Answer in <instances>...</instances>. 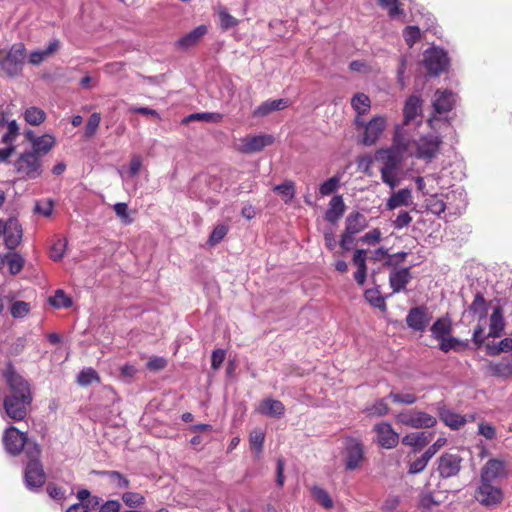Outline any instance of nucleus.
<instances>
[{
    "mask_svg": "<svg viewBox=\"0 0 512 512\" xmlns=\"http://www.w3.org/2000/svg\"><path fill=\"white\" fill-rule=\"evenodd\" d=\"M378 3L388 10V15L392 19L404 14V11L398 6V0H378Z\"/></svg>",
    "mask_w": 512,
    "mask_h": 512,
    "instance_id": "obj_53",
    "label": "nucleus"
},
{
    "mask_svg": "<svg viewBox=\"0 0 512 512\" xmlns=\"http://www.w3.org/2000/svg\"><path fill=\"white\" fill-rule=\"evenodd\" d=\"M387 398L395 404L412 405L417 401V396L411 392L391 391Z\"/></svg>",
    "mask_w": 512,
    "mask_h": 512,
    "instance_id": "obj_38",
    "label": "nucleus"
},
{
    "mask_svg": "<svg viewBox=\"0 0 512 512\" xmlns=\"http://www.w3.org/2000/svg\"><path fill=\"white\" fill-rule=\"evenodd\" d=\"M101 474L107 476L109 482L116 488L125 489L129 487V480L118 471H103Z\"/></svg>",
    "mask_w": 512,
    "mask_h": 512,
    "instance_id": "obj_45",
    "label": "nucleus"
},
{
    "mask_svg": "<svg viewBox=\"0 0 512 512\" xmlns=\"http://www.w3.org/2000/svg\"><path fill=\"white\" fill-rule=\"evenodd\" d=\"M376 158L382 162L380 172L397 170L401 165L402 160L404 159L402 155L393 150L391 147L388 149L378 150L376 153Z\"/></svg>",
    "mask_w": 512,
    "mask_h": 512,
    "instance_id": "obj_20",
    "label": "nucleus"
},
{
    "mask_svg": "<svg viewBox=\"0 0 512 512\" xmlns=\"http://www.w3.org/2000/svg\"><path fill=\"white\" fill-rule=\"evenodd\" d=\"M66 245L67 243L65 239H58L57 241H55L50 249V257L54 261L61 260L64 256Z\"/></svg>",
    "mask_w": 512,
    "mask_h": 512,
    "instance_id": "obj_57",
    "label": "nucleus"
},
{
    "mask_svg": "<svg viewBox=\"0 0 512 512\" xmlns=\"http://www.w3.org/2000/svg\"><path fill=\"white\" fill-rule=\"evenodd\" d=\"M26 455L29 458V461L24 470L25 484L29 490H36L41 488L46 481V474L39 460V446L34 443L32 448L28 447Z\"/></svg>",
    "mask_w": 512,
    "mask_h": 512,
    "instance_id": "obj_2",
    "label": "nucleus"
},
{
    "mask_svg": "<svg viewBox=\"0 0 512 512\" xmlns=\"http://www.w3.org/2000/svg\"><path fill=\"white\" fill-rule=\"evenodd\" d=\"M311 493L313 495V497L315 498V500L321 504L324 508L326 509H331L333 507V501L329 495V493L319 487V486H313L312 489H311Z\"/></svg>",
    "mask_w": 512,
    "mask_h": 512,
    "instance_id": "obj_44",
    "label": "nucleus"
},
{
    "mask_svg": "<svg viewBox=\"0 0 512 512\" xmlns=\"http://www.w3.org/2000/svg\"><path fill=\"white\" fill-rule=\"evenodd\" d=\"M24 119L30 125L38 126L42 124L46 119V113L44 110L31 106L24 111Z\"/></svg>",
    "mask_w": 512,
    "mask_h": 512,
    "instance_id": "obj_37",
    "label": "nucleus"
},
{
    "mask_svg": "<svg viewBox=\"0 0 512 512\" xmlns=\"http://www.w3.org/2000/svg\"><path fill=\"white\" fill-rule=\"evenodd\" d=\"M355 123L359 127H364L363 144L366 146L373 145L377 142L386 127V118L384 116H375L368 123L356 117Z\"/></svg>",
    "mask_w": 512,
    "mask_h": 512,
    "instance_id": "obj_9",
    "label": "nucleus"
},
{
    "mask_svg": "<svg viewBox=\"0 0 512 512\" xmlns=\"http://www.w3.org/2000/svg\"><path fill=\"white\" fill-rule=\"evenodd\" d=\"M205 121V122H212V123H218L222 120V115L220 113H211V112H202V113H194L190 114L184 119V122H190V121Z\"/></svg>",
    "mask_w": 512,
    "mask_h": 512,
    "instance_id": "obj_47",
    "label": "nucleus"
},
{
    "mask_svg": "<svg viewBox=\"0 0 512 512\" xmlns=\"http://www.w3.org/2000/svg\"><path fill=\"white\" fill-rule=\"evenodd\" d=\"M512 350V338H504L498 345L488 346V352L490 355H498L501 352H508Z\"/></svg>",
    "mask_w": 512,
    "mask_h": 512,
    "instance_id": "obj_61",
    "label": "nucleus"
},
{
    "mask_svg": "<svg viewBox=\"0 0 512 512\" xmlns=\"http://www.w3.org/2000/svg\"><path fill=\"white\" fill-rule=\"evenodd\" d=\"M77 382L80 386L86 387L93 382H100V377L93 368H84L79 372Z\"/></svg>",
    "mask_w": 512,
    "mask_h": 512,
    "instance_id": "obj_43",
    "label": "nucleus"
},
{
    "mask_svg": "<svg viewBox=\"0 0 512 512\" xmlns=\"http://www.w3.org/2000/svg\"><path fill=\"white\" fill-rule=\"evenodd\" d=\"M430 321L425 306L413 307L406 316V323L414 331H424Z\"/></svg>",
    "mask_w": 512,
    "mask_h": 512,
    "instance_id": "obj_18",
    "label": "nucleus"
},
{
    "mask_svg": "<svg viewBox=\"0 0 512 512\" xmlns=\"http://www.w3.org/2000/svg\"><path fill=\"white\" fill-rule=\"evenodd\" d=\"M412 275L410 268L401 267L394 269L389 275V284L393 293H399L406 289V285L411 281Z\"/></svg>",
    "mask_w": 512,
    "mask_h": 512,
    "instance_id": "obj_23",
    "label": "nucleus"
},
{
    "mask_svg": "<svg viewBox=\"0 0 512 512\" xmlns=\"http://www.w3.org/2000/svg\"><path fill=\"white\" fill-rule=\"evenodd\" d=\"M4 259L6 260L9 272L12 275L18 274L25 263L24 258L18 253H8L4 256Z\"/></svg>",
    "mask_w": 512,
    "mask_h": 512,
    "instance_id": "obj_42",
    "label": "nucleus"
},
{
    "mask_svg": "<svg viewBox=\"0 0 512 512\" xmlns=\"http://www.w3.org/2000/svg\"><path fill=\"white\" fill-rule=\"evenodd\" d=\"M227 232L228 227L226 225L218 224L217 226H215L208 239L209 245L215 246L218 243H220L226 236Z\"/></svg>",
    "mask_w": 512,
    "mask_h": 512,
    "instance_id": "obj_54",
    "label": "nucleus"
},
{
    "mask_svg": "<svg viewBox=\"0 0 512 512\" xmlns=\"http://www.w3.org/2000/svg\"><path fill=\"white\" fill-rule=\"evenodd\" d=\"M142 167V157L140 155H133L130 160L129 169L125 173L122 170L119 171L122 179L126 177L132 178L135 177Z\"/></svg>",
    "mask_w": 512,
    "mask_h": 512,
    "instance_id": "obj_48",
    "label": "nucleus"
},
{
    "mask_svg": "<svg viewBox=\"0 0 512 512\" xmlns=\"http://www.w3.org/2000/svg\"><path fill=\"white\" fill-rule=\"evenodd\" d=\"M49 302L55 308H69L72 305V300L63 290H57L55 295L49 299Z\"/></svg>",
    "mask_w": 512,
    "mask_h": 512,
    "instance_id": "obj_49",
    "label": "nucleus"
},
{
    "mask_svg": "<svg viewBox=\"0 0 512 512\" xmlns=\"http://www.w3.org/2000/svg\"><path fill=\"white\" fill-rule=\"evenodd\" d=\"M55 145V138L50 134L39 136L32 145L31 152H35L40 159L46 155Z\"/></svg>",
    "mask_w": 512,
    "mask_h": 512,
    "instance_id": "obj_32",
    "label": "nucleus"
},
{
    "mask_svg": "<svg viewBox=\"0 0 512 512\" xmlns=\"http://www.w3.org/2000/svg\"><path fill=\"white\" fill-rule=\"evenodd\" d=\"M274 142V137L269 134L247 136L241 140L240 151L246 154L260 152Z\"/></svg>",
    "mask_w": 512,
    "mask_h": 512,
    "instance_id": "obj_16",
    "label": "nucleus"
},
{
    "mask_svg": "<svg viewBox=\"0 0 512 512\" xmlns=\"http://www.w3.org/2000/svg\"><path fill=\"white\" fill-rule=\"evenodd\" d=\"M60 47V42L57 39H54L49 42L48 46L43 50H36L30 53L29 62L33 65H39L42 63L47 57L58 51Z\"/></svg>",
    "mask_w": 512,
    "mask_h": 512,
    "instance_id": "obj_31",
    "label": "nucleus"
},
{
    "mask_svg": "<svg viewBox=\"0 0 512 512\" xmlns=\"http://www.w3.org/2000/svg\"><path fill=\"white\" fill-rule=\"evenodd\" d=\"M397 423L414 429H423L434 427L437 419L418 409H405L395 416Z\"/></svg>",
    "mask_w": 512,
    "mask_h": 512,
    "instance_id": "obj_6",
    "label": "nucleus"
},
{
    "mask_svg": "<svg viewBox=\"0 0 512 512\" xmlns=\"http://www.w3.org/2000/svg\"><path fill=\"white\" fill-rule=\"evenodd\" d=\"M421 99L418 96H410L403 108V123L401 126L410 127V125L418 126L421 124Z\"/></svg>",
    "mask_w": 512,
    "mask_h": 512,
    "instance_id": "obj_15",
    "label": "nucleus"
},
{
    "mask_svg": "<svg viewBox=\"0 0 512 512\" xmlns=\"http://www.w3.org/2000/svg\"><path fill=\"white\" fill-rule=\"evenodd\" d=\"M410 128L400 125L396 126L393 143L391 148L402 155L404 158L408 156H415L413 148H416V142L413 135L410 133Z\"/></svg>",
    "mask_w": 512,
    "mask_h": 512,
    "instance_id": "obj_8",
    "label": "nucleus"
},
{
    "mask_svg": "<svg viewBox=\"0 0 512 512\" xmlns=\"http://www.w3.org/2000/svg\"><path fill=\"white\" fill-rule=\"evenodd\" d=\"M431 332H432V335L434 336V338H436L437 340H440V339L450 335L451 325H450L449 321L446 319H442V318L437 319L431 327Z\"/></svg>",
    "mask_w": 512,
    "mask_h": 512,
    "instance_id": "obj_39",
    "label": "nucleus"
},
{
    "mask_svg": "<svg viewBox=\"0 0 512 512\" xmlns=\"http://www.w3.org/2000/svg\"><path fill=\"white\" fill-rule=\"evenodd\" d=\"M3 377L9 387V394L3 398L2 403L5 416L21 421L27 416L33 399L30 383L15 370L11 362L7 363Z\"/></svg>",
    "mask_w": 512,
    "mask_h": 512,
    "instance_id": "obj_1",
    "label": "nucleus"
},
{
    "mask_svg": "<svg viewBox=\"0 0 512 512\" xmlns=\"http://www.w3.org/2000/svg\"><path fill=\"white\" fill-rule=\"evenodd\" d=\"M351 106L357 112V117L368 113L371 107L370 98L364 93H356L351 99Z\"/></svg>",
    "mask_w": 512,
    "mask_h": 512,
    "instance_id": "obj_35",
    "label": "nucleus"
},
{
    "mask_svg": "<svg viewBox=\"0 0 512 512\" xmlns=\"http://www.w3.org/2000/svg\"><path fill=\"white\" fill-rule=\"evenodd\" d=\"M340 184V178L333 176L324 181L319 187V193L321 196H328L335 192Z\"/></svg>",
    "mask_w": 512,
    "mask_h": 512,
    "instance_id": "obj_52",
    "label": "nucleus"
},
{
    "mask_svg": "<svg viewBox=\"0 0 512 512\" xmlns=\"http://www.w3.org/2000/svg\"><path fill=\"white\" fill-rule=\"evenodd\" d=\"M433 434L425 431L409 433L402 438V443L406 446L424 447L432 439Z\"/></svg>",
    "mask_w": 512,
    "mask_h": 512,
    "instance_id": "obj_33",
    "label": "nucleus"
},
{
    "mask_svg": "<svg viewBox=\"0 0 512 512\" xmlns=\"http://www.w3.org/2000/svg\"><path fill=\"white\" fill-rule=\"evenodd\" d=\"M19 135V127L15 120L8 122L7 132L2 136L1 142L6 145H13Z\"/></svg>",
    "mask_w": 512,
    "mask_h": 512,
    "instance_id": "obj_50",
    "label": "nucleus"
},
{
    "mask_svg": "<svg viewBox=\"0 0 512 512\" xmlns=\"http://www.w3.org/2000/svg\"><path fill=\"white\" fill-rule=\"evenodd\" d=\"M4 242L8 249H15L22 240V227L16 219H9L5 222Z\"/></svg>",
    "mask_w": 512,
    "mask_h": 512,
    "instance_id": "obj_19",
    "label": "nucleus"
},
{
    "mask_svg": "<svg viewBox=\"0 0 512 512\" xmlns=\"http://www.w3.org/2000/svg\"><path fill=\"white\" fill-rule=\"evenodd\" d=\"M122 500L128 507L137 508L144 503L145 498L137 492H125L122 495Z\"/></svg>",
    "mask_w": 512,
    "mask_h": 512,
    "instance_id": "obj_55",
    "label": "nucleus"
},
{
    "mask_svg": "<svg viewBox=\"0 0 512 512\" xmlns=\"http://www.w3.org/2000/svg\"><path fill=\"white\" fill-rule=\"evenodd\" d=\"M208 29L206 25H199L189 33L181 37L177 42L176 46L179 49L186 50L190 47L195 46L199 40L207 33Z\"/></svg>",
    "mask_w": 512,
    "mask_h": 512,
    "instance_id": "obj_26",
    "label": "nucleus"
},
{
    "mask_svg": "<svg viewBox=\"0 0 512 512\" xmlns=\"http://www.w3.org/2000/svg\"><path fill=\"white\" fill-rule=\"evenodd\" d=\"M29 310H30V305L27 302L15 301L11 305L10 312L14 318H23L24 316H26L28 314Z\"/></svg>",
    "mask_w": 512,
    "mask_h": 512,
    "instance_id": "obj_58",
    "label": "nucleus"
},
{
    "mask_svg": "<svg viewBox=\"0 0 512 512\" xmlns=\"http://www.w3.org/2000/svg\"><path fill=\"white\" fill-rule=\"evenodd\" d=\"M273 191L281 195L286 204H290L295 196V183L287 180L282 184L274 186Z\"/></svg>",
    "mask_w": 512,
    "mask_h": 512,
    "instance_id": "obj_36",
    "label": "nucleus"
},
{
    "mask_svg": "<svg viewBox=\"0 0 512 512\" xmlns=\"http://www.w3.org/2000/svg\"><path fill=\"white\" fill-rule=\"evenodd\" d=\"M113 210L115 211V214L117 215V217L120 218L122 223L128 225L133 222V219L130 217V215L128 213V205L126 203H123V202L116 203L113 206Z\"/></svg>",
    "mask_w": 512,
    "mask_h": 512,
    "instance_id": "obj_59",
    "label": "nucleus"
},
{
    "mask_svg": "<svg viewBox=\"0 0 512 512\" xmlns=\"http://www.w3.org/2000/svg\"><path fill=\"white\" fill-rule=\"evenodd\" d=\"M438 414L441 421L453 430H458L463 427L468 419L458 413L447 409L444 405H438Z\"/></svg>",
    "mask_w": 512,
    "mask_h": 512,
    "instance_id": "obj_24",
    "label": "nucleus"
},
{
    "mask_svg": "<svg viewBox=\"0 0 512 512\" xmlns=\"http://www.w3.org/2000/svg\"><path fill=\"white\" fill-rule=\"evenodd\" d=\"M423 62L431 76H438L442 72L446 71L449 63L446 52L439 48L427 50L424 54Z\"/></svg>",
    "mask_w": 512,
    "mask_h": 512,
    "instance_id": "obj_12",
    "label": "nucleus"
},
{
    "mask_svg": "<svg viewBox=\"0 0 512 512\" xmlns=\"http://www.w3.org/2000/svg\"><path fill=\"white\" fill-rule=\"evenodd\" d=\"M367 227V220L360 212H352L346 218L345 230L356 235Z\"/></svg>",
    "mask_w": 512,
    "mask_h": 512,
    "instance_id": "obj_30",
    "label": "nucleus"
},
{
    "mask_svg": "<svg viewBox=\"0 0 512 512\" xmlns=\"http://www.w3.org/2000/svg\"><path fill=\"white\" fill-rule=\"evenodd\" d=\"M413 203L412 192L408 188L393 192L387 200L386 206L389 210H394L401 206H408Z\"/></svg>",
    "mask_w": 512,
    "mask_h": 512,
    "instance_id": "obj_27",
    "label": "nucleus"
},
{
    "mask_svg": "<svg viewBox=\"0 0 512 512\" xmlns=\"http://www.w3.org/2000/svg\"><path fill=\"white\" fill-rule=\"evenodd\" d=\"M469 311L479 316V322H486L488 303L481 293H477L469 306Z\"/></svg>",
    "mask_w": 512,
    "mask_h": 512,
    "instance_id": "obj_34",
    "label": "nucleus"
},
{
    "mask_svg": "<svg viewBox=\"0 0 512 512\" xmlns=\"http://www.w3.org/2000/svg\"><path fill=\"white\" fill-rule=\"evenodd\" d=\"M430 461V458H428L424 453L417 459H415L414 461H412L409 465V473L410 474H418L420 472H422L428 462Z\"/></svg>",
    "mask_w": 512,
    "mask_h": 512,
    "instance_id": "obj_62",
    "label": "nucleus"
},
{
    "mask_svg": "<svg viewBox=\"0 0 512 512\" xmlns=\"http://www.w3.org/2000/svg\"><path fill=\"white\" fill-rule=\"evenodd\" d=\"M376 433V442L385 449L395 448L399 443V434L393 429L388 422L376 424L373 428Z\"/></svg>",
    "mask_w": 512,
    "mask_h": 512,
    "instance_id": "obj_14",
    "label": "nucleus"
},
{
    "mask_svg": "<svg viewBox=\"0 0 512 512\" xmlns=\"http://www.w3.org/2000/svg\"><path fill=\"white\" fill-rule=\"evenodd\" d=\"M365 299L375 308L385 311L387 306L385 298L378 289H367L364 293Z\"/></svg>",
    "mask_w": 512,
    "mask_h": 512,
    "instance_id": "obj_41",
    "label": "nucleus"
},
{
    "mask_svg": "<svg viewBox=\"0 0 512 512\" xmlns=\"http://www.w3.org/2000/svg\"><path fill=\"white\" fill-rule=\"evenodd\" d=\"M403 37L409 47H412L420 38V29L418 26H408L403 31Z\"/></svg>",
    "mask_w": 512,
    "mask_h": 512,
    "instance_id": "obj_60",
    "label": "nucleus"
},
{
    "mask_svg": "<svg viewBox=\"0 0 512 512\" xmlns=\"http://www.w3.org/2000/svg\"><path fill=\"white\" fill-rule=\"evenodd\" d=\"M16 173L26 180H33L41 176L43 166L41 159L35 152L29 150L22 152L14 162Z\"/></svg>",
    "mask_w": 512,
    "mask_h": 512,
    "instance_id": "obj_4",
    "label": "nucleus"
},
{
    "mask_svg": "<svg viewBox=\"0 0 512 512\" xmlns=\"http://www.w3.org/2000/svg\"><path fill=\"white\" fill-rule=\"evenodd\" d=\"M26 49L23 43H15L11 48L0 50V68L9 77L18 76L23 68Z\"/></svg>",
    "mask_w": 512,
    "mask_h": 512,
    "instance_id": "obj_3",
    "label": "nucleus"
},
{
    "mask_svg": "<svg viewBox=\"0 0 512 512\" xmlns=\"http://www.w3.org/2000/svg\"><path fill=\"white\" fill-rule=\"evenodd\" d=\"M346 209L342 195H335L331 198L328 204V209L325 212V219L334 224L344 214Z\"/></svg>",
    "mask_w": 512,
    "mask_h": 512,
    "instance_id": "obj_25",
    "label": "nucleus"
},
{
    "mask_svg": "<svg viewBox=\"0 0 512 512\" xmlns=\"http://www.w3.org/2000/svg\"><path fill=\"white\" fill-rule=\"evenodd\" d=\"M456 102V95L448 90H436L433 99L434 112L441 114L453 109Z\"/></svg>",
    "mask_w": 512,
    "mask_h": 512,
    "instance_id": "obj_21",
    "label": "nucleus"
},
{
    "mask_svg": "<svg viewBox=\"0 0 512 512\" xmlns=\"http://www.w3.org/2000/svg\"><path fill=\"white\" fill-rule=\"evenodd\" d=\"M412 221V217L409 212L401 210L396 218L392 221V225L395 229L400 230L407 227Z\"/></svg>",
    "mask_w": 512,
    "mask_h": 512,
    "instance_id": "obj_63",
    "label": "nucleus"
},
{
    "mask_svg": "<svg viewBox=\"0 0 512 512\" xmlns=\"http://www.w3.org/2000/svg\"><path fill=\"white\" fill-rule=\"evenodd\" d=\"M442 139L435 134L421 137L416 142L415 157L425 161H431L439 152Z\"/></svg>",
    "mask_w": 512,
    "mask_h": 512,
    "instance_id": "obj_11",
    "label": "nucleus"
},
{
    "mask_svg": "<svg viewBox=\"0 0 512 512\" xmlns=\"http://www.w3.org/2000/svg\"><path fill=\"white\" fill-rule=\"evenodd\" d=\"M474 497L482 506L495 508L502 503L504 493L500 487L493 485L492 481L480 479Z\"/></svg>",
    "mask_w": 512,
    "mask_h": 512,
    "instance_id": "obj_7",
    "label": "nucleus"
},
{
    "mask_svg": "<svg viewBox=\"0 0 512 512\" xmlns=\"http://www.w3.org/2000/svg\"><path fill=\"white\" fill-rule=\"evenodd\" d=\"M488 370L494 376L508 377L512 375V365L507 361L490 363Z\"/></svg>",
    "mask_w": 512,
    "mask_h": 512,
    "instance_id": "obj_46",
    "label": "nucleus"
},
{
    "mask_svg": "<svg viewBox=\"0 0 512 512\" xmlns=\"http://www.w3.org/2000/svg\"><path fill=\"white\" fill-rule=\"evenodd\" d=\"M507 463L504 460L489 459L481 468L480 479L493 481L497 478L507 477Z\"/></svg>",
    "mask_w": 512,
    "mask_h": 512,
    "instance_id": "obj_17",
    "label": "nucleus"
},
{
    "mask_svg": "<svg viewBox=\"0 0 512 512\" xmlns=\"http://www.w3.org/2000/svg\"><path fill=\"white\" fill-rule=\"evenodd\" d=\"M462 457L457 453L446 452L438 458L437 471L441 478L456 476L461 470Z\"/></svg>",
    "mask_w": 512,
    "mask_h": 512,
    "instance_id": "obj_13",
    "label": "nucleus"
},
{
    "mask_svg": "<svg viewBox=\"0 0 512 512\" xmlns=\"http://www.w3.org/2000/svg\"><path fill=\"white\" fill-rule=\"evenodd\" d=\"M387 397L376 400L371 406L366 407L365 412L370 417H381L389 412V406L386 402Z\"/></svg>",
    "mask_w": 512,
    "mask_h": 512,
    "instance_id": "obj_40",
    "label": "nucleus"
},
{
    "mask_svg": "<svg viewBox=\"0 0 512 512\" xmlns=\"http://www.w3.org/2000/svg\"><path fill=\"white\" fill-rule=\"evenodd\" d=\"M256 410L261 415L272 418H281L285 414V406L283 403L272 398H265L261 400Z\"/></svg>",
    "mask_w": 512,
    "mask_h": 512,
    "instance_id": "obj_22",
    "label": "nucleus"
},
{
    "mask_svg": "<svg viewBox=\"0 0 512 512\" xmlns=\"http://www.w3.org/2000/svg\"><path fill=\"white\" fill-rule=\"evenodd\" d=\"M342 457L346 470L354 471L359 469L365 457V446L363 442L353 437L346 438L342 450Z\"/></svg>",
    "mask_w": 512,
    "mask_h": 512,
    "instance_id": "obj_5",
    "label": "nucleus"
},
{
    "mask_svg": "<svg viewBox=\"0 0 512 512\" xmlns=\"http://www.w3.org/2000/svg\"><path fill=\"white\" fill-rule=\"evenodd\" d=\"M3 444L5 447V450L13 456L18 455L25 447L32 448L33 444L31 445L27 441L26 434L23 432H20L16 427L10 426L7 428L3 435ZM27 449H25L26 451Z\"/></svg>",
    "mask_w": 512,
    "mask_h": 512,
    "instance_id": "obj_10",
    "label": "nucleus"
},
{
    "mask_svg": "<svg viewBox=\"0 0 512 512\" xmlns=\"http://www.w3.org/2000/svg\"><path fill=\"white\" fill-rule=\"evenodd\" d=\"M504 326L503 309L501 306L497 305L493 307V311L490 315L488 336L499 337L504 330Z\"/></svg>",
    "mask_w": 512,
    "mask_h": 512,
    "instance_id": "obj_28",
    "label": "nucleus"
},
{
    "mask_svg": "<svg viewBox=\"0 0 512 512\" xmlns=\"http://www.w3.org/2000/svg\"><path fill=\"white\" fill-rule=\"evenodd\" d=\"M220 26L223 30H228L238 24V20L228 13L226 9H221L218 13Z\"/></svg>",
    "mask_w": 512,
    "mask_h": 512,
    "instance_id": "obj_56",
    "label": "nucleus"
},
{
    "mask_svg": "<svg viewBox=\"0 0 512 512\" xmlns=\"http://www.w3.org/2000/svg\"><path fill=\"white\" fill-rule=\"evenodd\" d=\"M290 104L288 99H269L264 101L260 106H258L255 111V116H266L273 111H279L285 109Z\"/></svg>",
    "mask_w": 512,
    "mask_h": 512,
    "instance_id": "obj_29",
    "label": "nucleus"
},
{
    "mask_svg": "<svg viewBox=\"0 0 512 512\" xmlns=\"http://www.w3.org/2000/svg\"><path fill=\"white\" fill-rule=\"evenodd\" d=\"M264 439L265 435L261 430H254L249 437V443L251 448L255 449L257 452H261Z\"/></svg>",
    "mask_w": 512,
    "mask_h": 512,
    "instance_id": "obj_64",
    "label": "nucleus"
},
{
    "mask_svg": "<svg viewBox=\"0 0 512 512\" xmlns=\"http://www.w3.org/2000/svg\"><path fill=\"white\" fill-rule=\"evenodd\" d=\"M101 116L99 113L94 112L90 115V117L87 120L86 126H85V137L91 138L93 137L100 125Z\"/></svg>",
    "mask_w": 512,
    "mask_h": 512,
    "instance_id": "obj_51",
    "label": "nucleus"
}]
</instances>
